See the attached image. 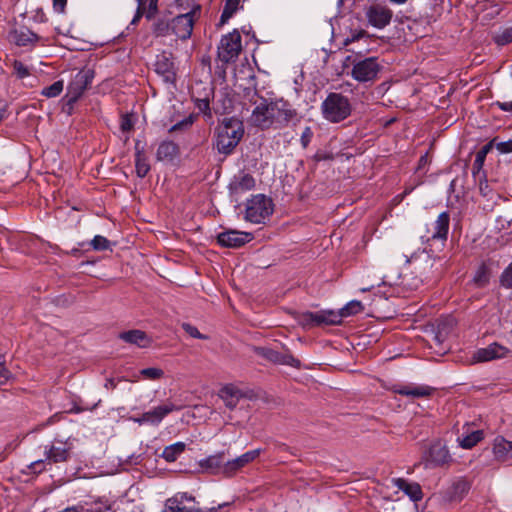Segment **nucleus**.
<instances>
[{"instance_id":"nucleus-1","label":"nucleus","mask_w":512,"mask_h":512,"mask_svg":"<svg viewBox=\"0 0 512 512\" xmlns=\"http://www.w3.org/2000/svg\"><path fill=\"white\" fill-rule=\"evenodd\" d=\"M244 135L241 121L231 117L226 118L215 130L214 147L224 156L230 155Z\"/></svg>"},{"instance_id":"nucleus-40","label":"nucleus","mask_w":512,"mask_h":512,"mask_svg":"<svg viewBox=\"0 0 512 512\" xmlns=\"http://www.w3.org/2000/svg\"><path fill=\"white\" fill-rule=\"evenodd\" d=\"M64 83L62 80L55 81L50 86L43 88L41 94L47 98L57 97L63 91Z\"/></svg>"},{"instance_id":"nucleus-4","label":"nucleus","mask_w":512,"mask_h":512,"mask_svg":"<svg viewBox=\"0 0 512 512\" xmlns=\"http://www.w3.org/2000/svg\"><path fill=\"white\" fill-rule=\"evenodd\" d=\"M241 50V35L235 29L221 38L218 46V58L224 63L233 62L238 58Z\"/></svg>"},{"instance_id":"nucleus-26","label":"nucleus","mask_w":512,"mask_h":512,"mask_svg":"<svg viewBox=\"0 0 512 512\" xmlns=\"http://www.w3.org/2000/svg\"><path fill=\"white\" fill-rule=\"evenodd\" d=\"M12 39L17 46L35 45L36 43L44 40L43 37L37 35L28 28L15 30L12 34Z\"/></svg>"},{"instance_id":"nucleus-21","label":"nucleus","mask_w":512,"mask_h":512,"mask_svg":"<svg viewBox=\"0 0 512 512\" xmlns=\"http://www.w3.org/2000/svg\"><path fill=\"white\" fill-rule=\"evenodd\" d=\"M435 388L424 384H407L399 385L394 387V392L411 398H427L430 397L434 392Z\"/></svg>"},{"instance_id":"nucleus-24","label":"nucleus","mask_w":512,"mask_h":512,"mask_svg":"<svg viewBox=\"0 0 512 512\" xmlns=\"http://www.w3.org/2000/svg\"><path fill=\"white\" fill-rule=\"evenodd\" d=\"M392 483L402 490L413 502L420 501L423 497L421 486L416 482H408L403 478H394Z\"/></svg>"},{"instance_id":"nucleus-27","label":"nucleus","mask_w":512,"mask_h":512,"mask_svg":"<svg viewBox=\"0 0 512 512\" xmlns=\"http://www.w3.org/2000/svg\"><path fill=\"white\" fill-rule=\"evenodd\" d=\"M179 154L178 145L170 140L162 141L157 149L156 158L158 161L172 162Z\"/></svg>"},{"instance_id":"nucleus-23","label":"nucleus","mask_w":512,"mask_h":512,"mask_svg":"<svg viewBox=\"0 0 512 512\" xmlns=\"http://www.w3.org/2000/svg\"><path fill=\"white\" fill-rule=\"evenodd\" d=\"M450 215L447 211L439 214L432 224V231L429 239L446 241L449 231Z\"/></svg>"},{"instance_id":"nucleus-10","label":"nucleus","mask_w":512,"mask_h":512,"mask_svg":"<svg viewBox=\"0 0 512 512\" xmlns=\"http://www.w3.org/2000/svg\"><path fill=\"white\" fill-rule=\"evenodd\" d=\"M255 185V178L241 170L233 176L228 185L229 195L234 201H238L243 194L253 190Z\"/></svg>"},{"instance_id":"nucleus-15","label":"nucleus","mask_w":512,"mask_h":512,"mask_svg":"<svg viewBox=\"0 0 512 512\" xmlns=\"http://www.w3.org/2000/svg\"><path fill=\"white\" fill-rule=\"evenodd\" d=\"M509 349L497 342L491 343L487 347L477 349L472 359L474 362H488L495 359H501L508 355Z\"/></svg>"},{"instance_id":"nucleus-19","label":"nucleus","mask_w":512,"mask_h":512,"mask_svg":"<svg viewBox=\"0 0 512 512\" xmlns=\"http://www.w3.org/2000/svg\"><path fill=\"white\" fill-rule=\"evenodd\" d=\"M261 454V449H254L245 452L239 457L226 461L223 465V474L231 476L239 469L254 461Z\"/></svg>"},{"instance_id":"nucleus-22","label":"nucleus","mask_w":512,"mask_h":512,"mask_svg":"<svg viewBox=\"0 0 512 512\" xmlns=\"http://www.w3.org/2000/svg\"><path fill=\"white\" fill-rule=\"evenodd\" d=\"M218 396L228 409L233 410L246 393L233 384H227L219 390Z\"/></svg>"},{"instance_id":"nucleus-35","label":"nucleus","mask_w":512,"mask_h":512,"mask_svg":"<svg viewBox=\"0 0 512 512\" xmlns=\"http://www.w3.org/2000/svg\"><path fill=\"white\" fill-rule=\"evenodd\" d=\"M186 445L184 442H176L166 446L162 452V457L167 462H174L184 451Z\"/></svg>"},{"instance_id":"nucleus-58","label":"nucleus","mask_w":512,"mask_h":512,"mask_svg":"<svg viewBox=\"0 0 512 512\" xmlns=\"http://www.w3.org/2000/svg\"><path fill=\"white\" fill-rule=\"evenodd\" d=\"M492 145L493 142H489L488 144L484 145L480 150H478L476 154L486 159L487 154L489 153Z\"/></svg>"},{"instance_id":"nucleus-53","label":"nucleus","mask_w":512,"mask_h":512,"mask_svg":"<svg viewBox=\"0 0 512 512\" xmlns=\"http://www.w3.org/2000/svg\"><path fill=\"white\" fill-rule=\"evenodd\" d=\"M191 125H192V119H191V117H189V118L183 119L182 121H179L176 124H174L173 126H171L169 129V132L172 133L175 131H179V130L187 128Z\"/></svg>"},{"instance_id":"nucleus-57","label":"nucleus","mask_w":512,"mask_h":512,"mask_svg":"<svg viewBox=\"0 0 512 512\" xmlns=\"http://www.w3.org/2000/svg\"><path fill=\"white\" fill-rule=\"evenodd\" d=\"M364 35H365V32L363 30L355 32V33H352L350 37H347L345 39L344 43L347 45V44H349L351 42H354V41L362 38Z\"/></svg>"},{"instance_id":"nucleus-28","label":"nucleus","mask_w":512,"mask_h":512,"mask_svg":"<svg viewBox=\"0 0 512 512\" xmlns=\"http://www.w3.org/2000/svg\"><path fill=\"white\" fill-rule=\"evenodd\" d=\"M493 454L499 461H507L512 458V441L502 436H497L493 443Z\"/></svg>"},{"instance_id":"nucleus-49","label":"nucleus","mask_w":512,"mask_h":512,"mask_svg":"<svg viewBox=\"0 0 512 512\" xmlns=\"http://www.w3.org/2000/svg\"><path fill=\"white\" fill-rule=\"evenodd\" d=\"M312 138H313V131H312L311 127H309V126L305 127L301 134V137H300V142H301L302 147L307 148L308 145L310 144Z\"/></svg>"},{"instance_id":"nucleus-37","label":"nucleus","mask_w":512,"mask_h":512,"mask_svg":"<svg viewBox=\"0 0 512 512\" xmlns=\"http://www.w3.org/2000/svg\"><path fill=\"white\" fill-rule=\"evenodd\" d=\"M472 282L478 288H482L489 283V272L485 265H481L478 267L474 274Z\"/></svg>"},{"instance_id":"nucleus-34","label":"nucleus","mask_w":512,"mask_h":512,"mask_svg":"<svg viewBox=\"0 0 512 512\" xmlns=\"http://www.w3.org/2000/svg\"><path fill=\"white\" fill-rule=\"evenodd\" d=\"M470 484L468 481L464 479H459L453 483L450 490V498L451 500H462L469 492Z\"/></svg>"},{"instance_id":"nucleus-25","label":"nucleus","mask_w":512,"mask_h":512,"mask_svg":"<svg viewBox=\"0 0 512 512\" xmlns=\"http://www.w3.org/2000/svg\"><path fill=\"white\" fill-rule=\"evenodd\" d=\"M119 338L126 343L136 345L140 348L149 347L152 340L146 332L138 329H133L120 333Z\"/></svg>"},{"instance_id":"nucleus-39","label":"nucleus","mask_w":512,"mask_h":512,"mask_svg":"<svg viewBox=\"0 0 512 512\" xmlns=\"http://www.w3.org/2000/svg\"><path fill=\"white\" fill-rule=\"evenodd\" d=\"M494 42L499 46H504L512 42V25L499 30L493 36Z\"/></svg>"},{"instance_id":"nucleus-38","label":"nucleus","mask_w":512,"mask_h":512,"mask_svg":"<svg viewBox=\"0 0 512 512\" xmlns=\"http://www.w3.org/2000/svg\"><path fill=\"white\" fill-rule=\"evenodd\" d=\"M363 310V305L358 300H352L349 303H347L342 309H340L338 312L341 314V319L345 317H349L351 315H355L360 313Z\"/></svg>"},{"instance_id":"nucleus-47","label":"nucleus","mask_w":512,"mask_h":512,"mask_svg":"<svg viewBox=\"0 0 512 512\" xmlns=\"http://www.w3.org/2000/svg\"><path fill=\"white\" fill-rule=\"evenodd\" d=\"M158 2H159V0H148V3L146 5V10H145V12H146L145 17L148 20H151L157 14Z\"/></svg>"},{"instance_id":"nucleus-51","label":"nucleus","mask_w":512,"mask_h":512,"mask_svg":"<svg viewBox=\"0 0 512 512\" xmlns=\"http://www.w3.org/2000/svg\"><path fill=\"white\" fill-rule=\"evenodd\" d=\"M496 149L501 154H508L512 152V139L507 141L498 142L495 144Z\"/></svg>"},{"instance_id":"nucleus-17","label":"nucleus","mask_w":512,"mask_h":512,"mask_svg":"<svg viewBox=\"0 0 512 512\" xmlns=\"http://www.w3.org/2000/svg\"><path fill=\"white\" fill-rule=\"evenodd\" d=\"M181 407L174 405L171 402L159 405L155 408H153L150 411H147L142 414V416L137 419V421L142 423H150V424H159L165 416H167L169 413L180 410Z\"/></svg>"},{"instance_id":"nucleus-41","label":"nucleus","mask_w":512,"mask_h":512,"mask_svg":"<svg viewBox=\"0 0 512 512\" xmlns=\"http://www.w3.org/2000/svg\"><path fill=\"white\" fill-rule=\"evenodd\" d=\"M140 375L149 380H158L163 377L164 371L160 368L149 367L140 370Z\"/></svg>"},{"instance_id":"nucleus-60","label":"nucleus","mask_w":512,"mask_h":512,"mask_svg":"<svg viewBox=\"0 0 512 512\" xmlns=\"http://www.w3.org/2000/svg\"><path fill=\"white\" fill-rule=\"evenodd\" d=\"M497 106L505 112H512V101L497 102Z\"/></svg>"},{"instance_id":"nucleus-14","label":"nucleus","mask_w":512,"mask_h":512,"mask_svg":"<svg viewBox=\"0 0 512 512\" xmlns=\"http://www.w3.org/2000/svg\"><path fill=\"white\" fill-rule=\"evenodd\" d=\"M253 239V235L249 232L238 230H226L217 236L218 243L227 248H239Z\"/></svg>"},{"instance_id":"nucleus-7","label":"nucleus","mask_w":512,"mask_h":512,"mask_svg":"<svg viewBox=\"0 0 512 512\" xmlns=\"http://www.w3.org/2000/svg\"><path fill=\"white\" fill-rule=\"evenodd\" d=\"M380 70L378 58L368 57L354 63L351 75L358 82H368L375 80Z\"/></svg>"},{"instance_id":"nucleus-44","label":"nucleus","mask_w":512,"mask_h":512,"mask_svg":"<svg viewBox=\"0 0 512 512\" xmlns=\"http://www.w3.org/2000/svg\"><path fill=\"white\" fill-rule=\"evenodd\" d=\"M13 72L19 79L26 78L30 75L27 66H25L21 61L14 60L12 63Z\"/></svg>"},{"instance_id":"nucleus-59","label":"nucleus","mask_w":512,"mask_h":512,"mask_svg":"<svg viewBox=\"0 0 512 512\" xmlns=\"http://www.w3.org/2000/svg\"><path fill=\"white\" fill-rule=\"evenodd\" d=\"M492 145L493 142H489L488 144L484 145L480 150H478L476 154L486 159L487 154L489 153Z\"/></svg>"},{"instance_id":"nucleus-64","label":"nucleus","mask_w":512,"mask_h":512,"mask_svg":"<svg viewBox=\"0 0 512 512\" xmlns=\"http://www.w3.org/2000/svg\"><path fill=\"white\" fill-rule=\"evenodd\" d=\"M226 504H223V505H219L218 507H213L209 510V512H218L219 509H221L222 507H224Z\"/></svg>"},{"instance_id":"nucleus-54","label":"nucleus","mask_w":512,"mask_h":512,"mask_svg":"<svg viewBox=\"0 0 512 512\" xmlns=\"http://www.w3.org/2000/svg\"><path fill=\"white\" fill-rule=\"evenodd\" d=\"M485 160L486 159H484L483 157H481L477 154L475 155V159H474V162L472 165V173L474 175L479 173L482 170Z\"/></svg>"},{"instance_id":"nucleus-56","label":"nucleus","mask_w":512,"mask_h":512,"mask_svg":"<svg viewBox=\"0 0 512 512\" xmlns=\"http://www.w3.org/2000/svg\"><path fill=\"white\" fill-rule=\"evenodd\" d=\"M67 4V0H53V8L57 13H63Z\"/></svg>"},{"instance_id":"nucleus-36","label":"nucleus","mask_w":512,"mask_h":512,"mask_svg":"<svg viewBox=\"0 0 512 512\" xmlns=\"http://www.w3.org/2000/svg\"><path fill=\"white\" fill-rule=\"evenodd\" d=\"M242 0H226L220 17V23L225 24L239 9Z\"/></svg>"},{"instance_id":"nucleus-31","label":"nucleus","mask_w":512,"mask_h":512,"mask_svg":"<svg viewBox=\"0 0 512 512\" xmlns=\"http://www.w3.org/2000/svg\"><path fill=\"white\" fill-rule=\"evenodd\" d=\"M152 32L155 37H167L173 35L172 18L162 16L153 23Z\"/></svg>"},{"instance_id":"nucleus-45","label":"nucleus","mask_w":512,"mask_h":512,"mask_svg":"<svg viewBox=\"0 0 512 512\" xmlns=\"http://www.w3.org/2000/svg\"><path fill=\"white\" fill-rule=\"evenodd\" d=\"M182 329L189 335L191 336L192 338H195V339H202V340H206L208 339V336L202 334L199 332V330L197 329V327H195L194 325L190 324V323H183L182 324Z\"/></svg>"},{"instance_id":"nucleus-2","label":"nucleus","mask_w":512,"mask_h":512,"mask_svg":"<svg viewBox=\"0 0 512 512\" xmlns=\"http://www.w3.org/2000/svg\"><path fill=\"white\" fill-rule=\"evenodd\" d=\"M352 106L347 96L331 92L321 104V113L330 123H339L351 114Z\"/></svg>"},{"instance_id":"nucleus-46","label":"nucleus","mask_w":512,"mask_h":512,"mask_svg":"<svg viewBox=\"0 0 512 512\" xmlns=\"http://www.w3.org/2000/svg\"><path fill=\"white\" fill-rule=\"evenodd\" d=\"M178 7L189 11H194L200 13L201 6L195 2V0H175Z\"/></svg>"},{"instance_id":"nucleus-3","label":"nucleus","mask_w":512,"mask_h":512,"mask_svg":"<svg viewBox=\"0 0 512 512\" xmlns=\"http://www.w3.org/2000/svg\"><path fill=\"white\" fill-rule=\"evenodd\" d=\"M274 211L272 200L264 194L252 195L246 202L244 219L253 224L265 223Z\"/></svg>"},{"instance_id":"nucleus-18","label":"nucleus","mask_w":512,"mask_h":512,"mask_svg":"<svg viewBox=\"0 0 512 512\" xmlns=\"http://www.w3.org/2000/svg\"><path fill=\"white\" fill-rule=\"evenodd\" d=\"M274 109L276 129L287 126L297 115L296 110L282 99L274 101Z\"/></svg>"},{"instance_id":"nucleus-50","label":"nucleus","mask_w":512,"mask_h":512,"mask_svg":"<svg viewBox=\"0 0 512 512\" xmlns=\"http://www.w3.org/2000/svg\"><path fill=\"white\" fill-rule=\"evenodd\" d=\"M46 464H48V461L46 460V458L44 459H39V460H36L34 462H32L28 468L33 472V473H41L43 470H45L46 468Z\"/></svg>"},{"instance_id":"nucleus-16","label":"nucleus","mask_w":512,"mask_h":512,"mask_svg":"<svg viewBox=\"0 0 512 512\" xmlns=\"http://www.w3.org/2000/svg\"><path fill=\"white\" fill-rule=\"evenodd\" d=\"M305 320L308 323L321 326V325H338L342 322L341 314L338 311L322 310L317 312H307Z\"/></svg>"},{"instance_id":"nucleus-55","label":"nucleus","mask_w":512,"mask_h":512,"mask_svg":"<svg viewBox=\"0 0 512 512\" xmlns=\"http://www.w3.org/2000/svg\"><path fill=\"white\" fill-rule=\"evenodd\" d=\"M10 377V371L4 366L3 363H0V385L5 384Z\"/></svg>"},{"instance_id":"nucleus-5","label":"nucleus","mask_w":512,"mask_h":512,"mask_svg":"<svg viewBox=\"0 0 512 512\" xmlns=\"http://www.w3.org/2000/svg\"><path fill=\"white\" fill-rule=\"evenodd\" d=\"M274 111V101L263 99L261 103L253 109L251 122L262 130L270 128L276 129Z\"/></svg>"},{"instance_id":"nucleus-32","label":"nucleus","mask_w":512,"mask_h":512,"mask_svg":"<svg viewBox=\"0 0 512 512\" xmlns=\"http://www.w3.org/2000/svg\"><path fill=\"white\" fill-rule=\"evenodd\" d=\"M203 97H197L195 95V91H192V98L194 100L196 108L204 113L210 115V98L213 94V90L211 87H204Z\"/></svg>"},{"instance_id":"nucleus-20","label":"nucleus","mask_w":512,"mask_h":512,"mask_svg":"<svg viewBox=\"0 0 512 512\" xmlns=\"http://www.w3.org/2000/svg\"><path fill=\"white\" fill-rule=\"evenodd\" d=\"M155 72L162 78L164 83L174 85L176 81V71L173 61L165 54L157 56L155 62Z\"/></svg>"},{"instance_id":"nucleus-6","label":"nucleus","mask_w":512,"mask_h":512,"mask_svg":"<svg viewBox=\"0 0 512 512\" xmlns=\"http://www.w3.org/2000/svg\"><path fill=\"white\" fill-rule=\"evenodd\" d=\"M450 452L445 444L436 441L424 453L422 462L426 469L436 468L451 462Z\"/></svg>"},{"instance_id":"nucleus-52","label":"nucleus","mask_w":512,"mask_h":512,"mask_svg":"<svg viewBox=\"0 0 512 512\" xmlns=\"http://www.w3.org/2000/svg\"><path fill=\"white\" fill-rule=\"evenodd\" d=\"M83 512H115L109 505L103 503H96L90 508L85 509Z\"/></svg>"},{"instance_id":"nucleus-48","label":"nucleus","mask_w":512,"mask_h":512,"mask_svg":"<svg viewBox=\"0 0 512 512\" xmlns=\"http://www.w3.org/2000/svg\"><path fill=\"white\" fill-rule=\"evenodd\" d=\"M134 122L130 115L126 114L121 117L120 129L123 133H128L133 129Z\"/></svg>"},{"instance_id":"nucleus-42","label":"nucleus","mask_w":512,"mask_h":512,"mask_svg":"<svg viewBox=\"0 0 512 512\" xmlns=\"http://www.w3.org/2000/svg\"><path fill=\"white\" fill-rule=\"evenodd\" d=\"M500 284L504 288H512V262L502 272L500 276Z\"/></svg>"},{"instance_id":"nucleus-11","label":"nucleus","mask_w":512,"mask_h":512,"mask_svg":"<svg viewBox=\"0 0 512 512\" xmlns=\"http://www.w3.org/2000/svg\"><path fill=\"white\" fill-rule=\"evenodd\" d=\"M200 13L188 11L172 18L173 35L181 40H187L191 37L196 18Z\"/></svg>"},{"instance_id":"nucleus-62","label":"nucleus","mask_w":512,"mask_h":512,"mask_svg":"<svg viewBox=\"0 0 512 512\" xmlns=\"http://www.w3.org/2000/svg\"><path fill=\"white\" fill-rule=\"evenodd\" d=\"M88 407L79 406L77 404H74L73 407L69 410V413L79 414L83 411L88 410Z\"/></svg>"},{"instance_id":"nucleus-61","label":"nucleus","mask_w":512,"mask_h":512,"mask_svg":"<svg viewBox=\"0 0 512 512\" xmlns=\"http://www.w3.org/2000/svg\"><path fill=\"white\" fill-rule=\"evenodd\" d=\"M145 13H146L145 10L137 8L136 12H135V15H134V17H133V19L131 21V25L137 24L139 22V20L141 19V17L143 15H145Z\"/></svg>"},{"instance_id":"nucleus-33","label":"nucleus","mask_w":512,"mask_h":512,"mask_svg":"<svg viewBox=\"0 0 512 512\" xmlns=\"http://www.w3.org/2000/svg\"><path fill=\"white\" fill-rule=\"evenodd\" d=\"M482 439H483V431L475 430L463 437H458L457 442L461 448L471 449L475 445H477Z\"/></svg>"},{"instance_id":"nucleus-8","label":"nucleus","mask_w":512,"mask_h":512,"mask_svg":"<svg viewBox=\"0 0 512 512\" xmlns=\"http://www.w3.org/2000/svg\"><path fill=\"white\" fill-rule=\"evenodd\" d=\"M162 512H201L195 498L185 492L176 493L165 501Z\"/></svg>"},{"instance_id":"nucleus-63","label":"nucleus","mask_w":512,"mask_h":512,"mask_svg":"<svg viewBox=\"0 0 512 512\" xmlns=\"http://www.w3.org/2000/svg\"><path fill=\"white\" fill-rule=\"evenodd\" d=\"M137 2V8L146 10V5L148 3V0H135Z\"/></svg>"},{"instance_id":"nucleus-13","label":"nucleus","mask_w":512,"mask_h":512,"mask_svg":"<svg viewBox=\"0 0 512 512\" xmlns=\"http://www.w3.org/2000/svg\"><path fill=\"white\" fill-rule=\"evenodd\" d=\"M73 444L68 438L65 441L55 439L51 445L44 447V455L48 464L67 461Z\"/></svg>"},{"instance_id":"nucleus-12","label":"nucleus","mask_w":512,"mask_h":512,"mask_svg":"<svg viewBox=\"0 0 512 512\" xmlns=\"http://www.w3.org/2000/svg\"><path fill=\"white\" fill-rule=\"evenodd\" d=\"M368 23L377 29H383L390 24L393 17L392 10L384 4L376 3L366 9Z\"/></svg>"},{"instance_id":"nucleus-30","label":"nucleus","mask_w":512,"mask_h":512,"mask_svg":"<svg viewBox=\"0 0 512 512\" xmlns=\"http://www.w3.org/2000/svg\"><path fill=\"white\" fill-rule=\"evenodd\" d=\"M135 169L140 178H144L150 171V165L144 155V148L140 146V141L135 143Z\"/></svg>"},{"instance_id":"nucleus-43","label":"nucleus","mask_w":512,"mask_h":512,"mask_svg":"<svg viewBox=\"0 0 512 512\" xmlns=\"http://www.w3.org/2000/svg\"><path fill=\"white\" fill-rule=\"evenodd\" d=\"M109 244H110L109 240L106 237L101 236V235H96L91 240V246L96 251L107 250L109 248Z\"/></svg>"},{"instance_id":"nucleus-9","label":"nucleus","mask_w":512,"mask_h":512,"mask_svg":"<svg viewBox=\"0 0 512 512\" xmlns=\"http://www.w3.org/2000/svg\"><path fill=\"white\" fill-rule=\"evenodd\" d=\"M94 79V71L91 69H82L78 71L71 79L67 87V93L70 102L77 101L84 91L91 85Z\"/></svg>"},{"instance_id":"nucleus-29","label":"nucleus","mask_w":512,"mask_h":512,"mask_svg":"<svg viewBox=\"0 0 512 512\" xmlns=\"http://www.w3.org/2000/svg\"><path fill=\"white\" fill-rule=\"evenodd\" d=\"M224 462V453H217L214 455H210L204 459L199 461V466L210 473H222L223 474V465Z\"/></svg>"}]
</instances>
